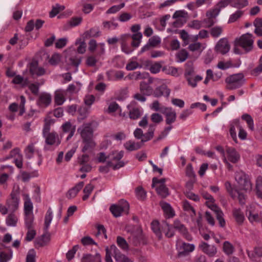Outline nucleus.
Returning a JSON list of instances; mask_svg holds the SVG:
<instances>
[{
    "label": "nucleus",
    "mask_w": 262,
    "mask_h": 262,
    "mask_svg": "<svg viewBox=\"0 0 262 262\" xmlns=\"http://www.w3.org/2000/svg\"><path fill=\"white\" fill-rule=\"evenodd\" d=\"M162 113L165 117V123L168 126L165 127L163 131L161 132L157 141H159L165 138L168 133L172 129L173 126L172 124L176 121L177 114L176 111L170 107H167Z\"/></svg>",
    "instance_id": "nucleus-1"
},
{
    "label": "nucleus",
    "mask_w": 262,
    "mask_h": 262,
    "mask_svg": "<svg viewBox=\"0 0 262 262\" xmlns=\"http://www.w3.org/2000/svg\"><path fill=\"white\" fill-rule=\"evenodd\" d=\"M151 228L159 239L162 238V232L165 233L167 237L174 235V231L171 226L166 221H163L161 227L158 221H154L151 223Z\"/></svg>",
    "instance_id": "nucleus-2"
},
{
    "label": "nucleus",
    "mask_w": 262,
    "mask_h": 262,
    "mask_svg": "<svg viewBox=\"0 0 262 262\" xmlns=\"http://www.w3.org/2000/svg\"><path fill=\"white\" fill-rule=\"evenodd\" d=\"M245 79L242 73L233 74L226 79V88L230 90H233L241 87L245 83Z\"/></svg>",
    "instance_id": "nucleus-3"
},
{
    "label": "nucleus",
    "mask_w": 262,
    "mask_h": 262,
    "mask_svg": "<svg viewBox=\"0 0 262 262\" xmlns=\"http://www.w3.org/2000/svg\"><path fill=\"white\" fill-rule=\"evenodd\" d=\"M252 35L249 33L242 35L239 38L235 39V45H239L246 53H248L253 48L254 40Z\"/></svg>",
    "instance_id": "nucleus-4"
},
{
    "label": "nucleus",
    "mask_w": 262,
    "mask_h": 262,
    "mask_svg": "<svg viewBox=\"0 0 262 262\" xmlns=\"http://www.w3.org/2000/svg\"><path fill=\"white\" fill-rule=\"evenodd\" d=\"M129 209V205L127 201L121 200L117 204H113L110 207V210L113 215L116 217L121 216L122 213L128 214Z\"/></svg>",
    "instance_id": "nucleus-5"
},
{
    "label": "nucleus",
    "mask_w": 262,
    "mask_h": 262,
    "mask_svg": "<svg viewBox=\"0 0 262 262\" xmlns=\"http://www.w3.org/2000/svg\"><path fill=\"white\" fill-rule=\"evenodd\" d=\"M93 121L83 123L77 129V132L80 135L82 140L93 139L94 130L92 128Z\"/></svg>",
    "instance_id": "nucleus-6"
},
{
    "label": "nucleus",
    "mask_w": 262,
    "mask_h": 262,
    "mask_svg": "<svg viewBox=\"0 0 262 262\" xmlns=\"http://www.w3.org/2000/svg\"><path fill=\"white\" fill-rule=\"evenodd\" d=\"M129 244L134 246H138L140 244L145 245L146 241L141 230H137L133 232L127 238Z\"/></svg>",
    "instance_id": "nucleus-7"
},
{
    "label": "nucleus",
    "mask_w": 262,
    "mask_h": 262,
    "mask_svg": "<svg viewBox=\"0 0 262 262\" xmlns=\"http://www.w3.org/2000/svg\"><path fill=\"white\" fill-rule=\"evenodd\" d=\"M220 13V9L214 8V9L207 11L206 16L207 18L203 19L202 22L205 24V27L210 28L215 24V19Z\"/></svg>",
    "instance_id": "nucleus-8"
},
{
    "label": "nucleus",
    "mask_w": 262,
    "mask_h": 262,
    "mask_svg": "<svg viewBox=\"0 0 262 262\" xmlns=\"http://www.w3.org/2000/svg\"><path fill=\"white\" fill-rule=\"evenodd\" d=\"M236 180L241 189L246 191L252 189V184L245 173H238L236 176Z\"/></svg>",
    "instance_id": "nucleus-9"
},
{
    "label": "nucleus",
    "mask_w": 262,
    "mask_h": 262,
    "mask_svg": "<svg viewBox=\"0 0 262 262\" xmlns=\"http://www.w3.org/2000/svg\"><path fill=\"white\" fill-rule=\"evenodd\" d=\"M19 194V191L18 188L16 189H13L10 194L11 200L8 202V203L9 207L13 211H16L18 208L19 201L18 198Z\"/></svg>",
    "instance_id": "nucleus-10"
},
{
    "label": "nucleus",
    "mask_w": 262,
    "mask_h": 262,
    "mask_svg": "<svg viewBox=\"0 0 262 262\" xmlns=\"http://www.w3.org/2000/svg\"><path fill=\"white\" fill-rule=\"evenodd\" d=\"M214 49L217 52L224 55L229 52L230 46L227 39L226 38H223L217 42Z\"/></svg>",
    "instance_id": "nucleus-11"
},
{
    "label": "nucleus",
    "mask_w": 262,
    "mask_h": 262,
    "mask_svg": "<svg viewBox=\"0 0 262 262\" xmlns=\"http://www.w3.org/2000/svg\"><path fill=\"white\" fill-rule=\"evenodd\" d=\"M195 248L193 244H190L183 242L181 246L179 247V251L178 253L177 256L178 257H185L189 254L192 252Z\"/></svg>",
    "instance_id": "nucleus-12"
},
{
    "label": "nucleus",
    "mask_w": 262,
    "mask_h": 262,
    "mask_svg": "<svg viewBox=\"0 0 262 262\" xmlns=\"http://www.w3.org/2000/svg\"><path fill=\"white\" fill-rule=\"evenodd\" d=\"M173 227L174 229L178 230L188 241H191L192 237L188 233L184 225L182 224L179 220H175L173 224Z\"/></svg>",
    "instance_id": "nucleus-13"
},
{
    "label": "nucleus",
    "mask_w": 262,
    "mask_h": 262,
    "mask_svg": "<svg viewBox=\"0 0 262 262\" xmlns=\"http://www.w3.org/2000/svg\"><path fill=\"white\" fill-rule=\"evenodd\" d=\"M50 241V234L48 230H44V233L35 242L36 248L44 247L47 245Z\"/></svg>",
    "instance_id": "nucleus-14"
},
{
    "label": "nucleus",
    "mask_w": 262,
    "mask_h": 262,
    "mask_svg": "<svg viewBox=\"0 0 262 262\" xmlns=\"http://www.w3.org/2000/svg\"><path fill=\"white\" fill-rule=\"evenodd\" d=\"M161 42L160 38L157 36H154L150 38L148 40V42L146 45L142 47L140 51V53L142 54L143 52L148 51L151 48H155L159 45Z\"/></svg>",
    "instance_id": "nucleus-15"
},
{
    "label": "nucleus",
    "mask_w": 262,
    "mask_h": 262,
    "mask_svg": "<svg viewBox=\"0 0 262 262\" xmlns=\"http://www.w3.org/2000/svg\"><path fill=\"white\" fill-rule=\"evenodd\" d=\"M170 90L168 89L167 86L163 84L157 87L154 91L152 95L155 97H160L162 96H165L166 97H169Z\"/></svg>",
    "instance_id": "nucleus-16"
},
{
    "label": "nucleus",
    "mask_w": 262,
    "mask_h": 262,
    "mask_svg": "<svg viewBox=\"0 0 262 262\" xmlns=\"http://www.w3.org/2000/svg\"><path fill=\"white\" fill-rule=\"evenodd\" d=\"M43 137L46 139V144L48 145H53L56 144L57 146L60 143L58 135L55 132H52Z\"/></svg>",
    "instance_id": "nucleus-17"
},
{
    "label": "nucleus",
    "mask_w": 262,
    "mask_h": 262,
    "mask_svg": "<svg viewBox=\"0 0 262 262\" xmlns=\"http://www.w3.org/2000/svg\"><path fill=\"white\" fill-rule=\"evenodd\" d=\"M202 250L210 257L214 256L217 253L216 248L213 245H210L206 243L203 242L200 246Z\"/></svg>",
    "instance_id": "nucleus-18"
},
{
    "label": "nucleus",
    "mask_w": 262,
    "mask_h": 262,
    "mask_svg": "<svg viewBox=\"0 0 262 262\" xmlns=\"http://www.w3.org/2000/svg\"><path fill=\"white\" fill-rule=\"evenodd\" d=\"M226 151L229 161L233 163H236L238 161L240 156L235 148L227 147Z\"/></svg>",
    "instance_id": "nucleus-19"
},
{
    "label": "nucleus",
    "mask_w": 262,
    "mask_h": 262,
    "mask_svg": "<svg viewBox=\"0 0 262 262\" xmlns=\"http://www.w3.org/2000/svg\"><path fill=\"white\" fill-rule=\"evenodd\" d=\"M38 63L37 61L32 62L30 64L29 69L30 73L32 75H36L37 76H40L44 75L46 73V71L44 68L42 67H38Z\"/></svg>",
    "instance_id": "nucleus-20"
},
{
    "label": "nucleus",
    "mask_w": 262,
    "mask_h": 262,
    "mask_svg": "<svg viewBox=\"0 0 262 262\" xmlns=\"http://www.w3.org/2000/svg\"><path fill=\"white\" fill-rule=\"evenodd\" d=\"M124 163L123 161H120L116 164H114L112 161H107L106 166H101L99 168L100 172L107 173L108 171V167H112L114 170H116L120 167L124 166Z\"/></svg>",
    "instance_id": "nucleus-21"
},
{
    "label": "nucleus",
    "mask_w": 262,
    "mask_h": 262,
    "mask_svg": "<svg viewBox=\"0 0 262 262\" xmlns=\"http://www.w3.org/2000/svg\"><path fill=\"white\" fill-rule=\"evenodd\" d=\"M51 102V96L48 93H41L37 100V104L40 106H47Z\"/></svg>",
    "instance_id": "nucleus-22"
},
{
    "label": "nucleus",
    "mask_w": 262,
    "mask_h": 262,
    "mask_svg": "<svg viewBox=\"0 0 262 262\" xmlns=\"http://www.w3.org/2000/svg\"><path fill=\"white\" fill-rule=\"evenodd\" d=\"M156 126V125L154 124H150L149 125L147 132L143 134V137L140 141L142 145H143L144 142L151 140L153 138Z\"/></svg>",
    "instance_id": "nucleus-23"
},
{
    "label": "nucleus",
    "mask_w": 262,
    "mask_h": 262,
    "mask_svg": "<svg viewBox=\"0 0 262 262\" xmlns=\"http://www.w3.org/2000/svg\"><path fill=\"white\" fill-rule=\"evenodd\" d=\"M83 186V182H79L74 187H73L68 191L67 194V197L68 199H72L75 198L78 192L82 188Z\"/></svg>",
    "instance_id": "nucleus-24"
},
{
    "label": "nucleus",
    "mask_w": 262,
    "mask_h": 262,
    "mask_svg": "<svg viewBox=\"0 0 262 262\" xmlns=\"http://www.w3.org/2000/svg\"><path fill=\"white\" fill-rule=\"evenodd\" d=\"M62 129L64 133H69V135L67 138V140H69L73 136L76 130V126H72L70 122H66L62 125Z\"/></svg>",
    "instance_id": "nucleus-25"
},
{
    "label": "nucleus",
    "mask_w": 262,
    "mask_h": 262,
    "mask_svg": "<svg viewBox=\"0 0 262 262\" xmlns=\"http://www.w3.org/2000/svg\"><path fill=\"white\" fill-rule=\"evenodd\" d=\"M81 262H101V257L99 253L93 255L91 254H84Z\"/></svg>",
    "instance_id": "nucleus-26"
},
{
    "label": "nucleus",
    "mask_w": 262,
    "mask_h": 262,
    "mask_svg": "<svg viewBox=\"0 0 262 262\" xmlns=\"http://www.w3.org/2000/svg\"><path fill=\"white\" fill-rule=\"evenodd\" d=\"M24 211L25 214L32 213L33 204L28 194H24Z\"/></svg>",
    "instance_id": "nucleus-27"
},
{
    "label": "nucleus",
    "mask_w": 262,
    "mask_h": 262,
    "mask_svg": "<svg viewBox=\"0 0 262 262\" xmlns=\"http://www.w3.org/2000/svg\"><path fill=\"white\" fill-rule=\"evenodd\" d=\"M129 110V116L131 119L136 120L139 118L142 114L141 110L138 107H132V105L127 106Z\"/></svg>",
    "instance_id": "nucleus-28"
},
{
    "label": "nucleus",
    "mask_w": 262,
    "mask_h": 262,
    "mask_svg": "<svg viewBox=\"0 0 262 262\" xmlns=\"http://www.w3.org/2000/svg\"><path fill=\"white\" fill-rule=\"evenodd\" d=\"M140 91L143 95L150 96L153 94V89L145 81H141L140 84Z\"/></svg>",
    "instance_id": "nucleus-29"
},
{
    "label": "nucleus",
    "mask_w": 262,
    "mask_h": 262,
    "mask_svg": "<svg viewBox=\"0 0 262 262\" xmlns=\"http://www.w3.org/2000/svg\"><path fill=\"white\" fill-rule=\"evenodd\" d=\"M160 205L168 218L172 217L174 215V211L168 203L161 201Z\"/></svg>",
    "instance_id": "nucleus-30"
},
{
    "label": "nucleus",
    "mask_w": 262,
    "mask_h": 262,
    "mask_svg": "<svg viewBox=\"0 0 262 262\" xmlns=\"http://www.w3.org/2000/svg\"><path fill=\"white\" fill-rule=\"evenodd\" d=\"M148 73L140 72H134L132 73H130L127 75L128 79L130 80H138L140 79H143L148 77Z\"/></svg>",
    "instance_id": "nucleus-31"
},
{
    "label": "nucleus",
    "mask_w": 262,
    "mask_h": 262,
    "mask_svg": "<svg viewBox=\"0 0 262 262\" xmlns=\"http://www.w3.org/2000/svg\"><path fill=\"white\" fill-rule=\"evenodd\" d=\"M82 142L84 144L82 148V152H85L87 150L92 151L96 146V143L93 139L83 140Z\"/></svg>",
    "instance_id": "nucleus-32"
},
{
    "label": "nucleus",
    "mask_w": 262,
    "mask_h": 262,
    "mask_svg": "<svg viewBox=\"0 0 262 262\" xmlns=\"http://www.w3.org/2000/svg\"><path fill=\"white\" fill-rule=\"evenodd\" d=\"M247 253L251 259L256 260L257 258L262 257V247H256L253 251H248Z\"/></svg>",
    "instance_id": "nucleus-33"
},
{
    "label": "nucleus",
    "mask_w": 262,
    "mask_h": 262,
    "mask_svg": "<svg viewBox=\"0 0 262 262\" xmlns=\"http://www.w3.org/2000/svg\"><path fill=\"white\" fill-rule=\"evenodd\" d=\"M233 215L236 221V222L239 224H242L244 220L245 217L244 213L239 209H234L233 210Z\"/></svg>",
    "instance_id": "nucleus-34"
},
{
    "label": "nucleus",
    "mask_w": 262,
    "mask_h": 262,
    "mask_svg": "<svg viewBox=\"0 0 262 262\" xmlns=\"http://www.w3.org/2000/svg\"><path fill=\"white\" fill-rule=\"evenodd\" d=\"M156 190L161 198H165L169 195V189L166 185H159L156 187Z\"/></svg>",
    "instance_id": "nucleus-35"
},
{
    "label": "nucleus",
    "mask_w": 262,
    "mask_h": 262,
    "mask_svg": "<svg viewBox=\"0 0 262 262\" xmlns=\"http://www.w3.org/2000/svg\"><path fill=\"white\" fill-rule=\"evenodd\" d=\"M123 156V151H113L112 153L110 154L108 156V159L110 160V161H116L120 162V160L122 158Z\"/></svg>",
    "instance_id": "nucleus-36"
},
{
    "label": "nucleus",
    "mask_w": 262,
    "mask_h": 262,
    "mask_svg": "<svg viewBox=\"0 0 262 262\" xmlns=\"http://www.w3.org/2000/svg\"><path fill=\"white\" fill-rule=\"evenodd\" d=\"M18 150L19 149L18 148L13 149L10 152V156L12 157L17 154L18 155V157L14 159V163L18 168H21L23 166V161L21 156H20L18 154Z\"/></svg>",
    "instance_id": "nucleus-37"
},
{
    "label": "nucleus",
    "mask_w": 262,
    "mask_h": 262,
    "mask_svg": "<svg viewBox=\"0 0 262 262\" xmlns=\"http://www.w3.org/2000/svg\"><path fill=\"white\" fill-rule=\"evenodd\" d=\"M143 145L140 142L135 143L132 141L126 142L124 146L125 148L129 151H133L137 150L141 147Z\"/></svg>",
    "instance_id": "nucleus-38"
},
{
    "label": "nucleus",
    "mask_w": 262,
    "mask_h": 262,
    "mask_svg": "<svg viewBox=\"0 0 262 262\" xmlns=\"http://www.w3.org/2000/svg\"><path fill=\"white\" fill-rule=\"evenodd\" d=\"M223 250L227 255H229L233 253L234 247L229 242L225 241L223 244Z\"/></svg>",
    "instance_id": "nucleus-39"
},
{
    "label": "nucleus",
    "mask_w": 262,
    "mask_h": 262,
    "mask_svg": "<svg viewBox=\"0 0 262 262\" xmlns=\"http://www.w3.org/2000/svg\"><path fill=\"white\" fill-rule=\"evenodd\" d=\"M52 220V211L51 208L48 210L45 218L44 230H48L50 224Z\"/></svg>",
    "instance_id": "nucleus-40"
},
{
    "label": "nucleus",
    "mask_w": 262,
    "mask_h": 262,
    "mask_svg": "<svg viewBox=\"0 0 262 262\" xmlns=\"http://www.w3.org/2000/svg\"><path fill=\"white\" fill-rule=\"evenodd\" d=\"M94 188V185L91 183L87 184L85 186L83 190V193H84V195L82 197V200L83 201H85L89 198Z\"/></svg>",
    "instance_id": "nucleus-41"
},
{
    "label": "nucleus",
    "mask_w": 262,
    "mask_h": 262,
    "mask_svg": "<svg viewBox=\"0 0 262 262\" xmlns=\"http://www.w3.org/2000/svg\"><path fill=\"white\" fill-rule=\"evenodd\" d=\"M79 116L77 120L79 122H81L83 120L87 117L88 114V108L85 107H80L78 111Z\"/></svg>",
    "instance_id": "nucleus-42"
},
{
    "label": "nucleus",
    "mask_w": 262,
    "mask_h": 262,
    "mask_svg": "<svg viewBox=\"0 0 262 262\" xmlns=\"http://www.w3.org/2000/svg\"><path fill=\"white\" fill-rule=\"evenodd\" d=\"M256 195L262 200V177H258L256 182Z\"/></svg>",
    "instance_id": "nucleus-43"
},
{
    "label": "nucleus",
    "mask_w": 262,
    "mask_h": 262,
    "mask_svg": "<svg viewBox=\"0 0 262 262\" xmlns=\"http://www.w3.org/2000/svg\"><path fill=\"white\" fill-rule=\"evenodd\" d=\"M25 224L28 229L33 228L34 215L33 213L25 214Z\"/></svg>",
    "instance_id": "nucleus-44"
},
{
    "label": "nucleus",
    "mask_w": 262,
    "mask_h": 262,
    "mask_svg": "<svg viewBox=\"0 0 262 262\" xmlns=\"http://www.w3.org/2000/svg\"><path fill=\"white\" fill-rule=\"evenodd\" d=\"M114 258L118 262H133L130 259L120 252H115Z\"/></svg>",
    "instance_id": "nucleus-45"
},
{
    "label": "nucleus",
    "mask_w": 262,
    "mask_h": 262,
    "mask_svg": "<svg viewBox=\"0 0 262 262\" xmlns=\"http://www.w3.org/2000/svg\"><path fill=\"white\" fill-rule=\"evenodd\" d=\"M17 222V217L14 213H10L6 219V224L9 226H15Z\"/></svg>",
    "instance_id": "nucleus-46"
},
{
    "label": "nucleus",
    "mask_w": 262,
    "mask_h": 262,
    "mask_svg": "<svg viewBox=\"0 0 262 262\" xmlns=\"http://www.w3.org/2000/svg\"><path fill=\"white\" fill-rule=\"evenodd\" d=\"M99 31H96L94 29L92 28L83 33V38L85 40L92 37H97L99 35Z\"/></svg>",
    "instance_id": "nucleus-47"
},
{
    "label": "nucleus",
    "mask_w": 262,
    "mask_h": 262,
    "mask_svg": "<svg viewBox=\"0 0 262 262\" xmlns=\"http://www.w3.org/2000/svg\"><path fill=\"white\" fill-rule=\"evenodd\" d=\"M13 252L11 249L9 250V253H6L5 252H0V262H7L10 260L12 257Z\"/></svg>",
    "instance_id": "nucleus-48"
},
{
    "label": "nucleus",
    "mask_w": 262,
    "mask_h": 262,
    "mask_svg": "<svg viewBox=\"0 0 262 262\" xmlns=\"http://www.w3.org/2000/svg\"><path fill=\"white\" fill-rule=\"evenodd\" d=\"M160 105L161 104L159 103V102L158 100H156L152 102L150 106V108L151 110L156 112H160V113H162L163 111L165 110L164 109L166 108L167 107L165 106Z\"/></svg>",
    "instance_id": "nucleus-49"
},
{
    "label": "nucleus",
    "mask_w": 262,
    "mask_h": 262,
    "mask_svg": "<svg viewBox=\"0 0 262 262\" xmlns=\"http://www.w3.org/2000/svg\"><path fill=\"white\" fill-rule=\"evenodd\" d=\"M223 32V28L221 26H215L210 29V33L211 35L214 38H217Z\"/></svg>",
    "instance_id": "nucleus-50"
},
{
    "label": "nucleus",
    "mask_w": 262,
    "mask_h": 262,
    "mask_svg": "<svg viewBox=\"0 0 262 262\" xmlns=\"http://www.w3.org/2000/svg\"><path fill=\"white\" fill-rule=\"evenodd\" d=\"M150 120L154 123L153 124L156 125V124H160L162 122L163 120V118L161 114L158 113H154L151 115Z\"/></svg>",
    "instance_id": "nucleus-51"
},
{
    "label": "nucleus",
    "mask_w": 262,
    "mask_h": 262,
    "mask_svg": "<svg viewBox=\"0 0 262 262\" xmlns=\"http://www.w3.org/2000/svg\"><path fill=\"white\" fill-rule=\"evenodd\" d=\"M117 243L118 245L123 250H127L128 249V244L126 240L121 236L117 237Z\"/></svg>",
    "instance_id": "nucleus-52"
},
{
    "label": "nucleus",
    "mask_w": 262,
    "mask_h": 262,
    "mask_svg": "<svg viewBox=\"0 0 262 262\" xmlns=\"http://www.w3.org/2000/svg\"><path fill=\"white\" fill-rule=\"evenodd\" d=\"M225 186L227 191L229 193L231 198L234 199L236 198V192L237 190L233 189L231 183L229 181L225 182Z\"/></svg>",
    "instance_id": "nucleus-53"
},
{
    "label": "nucleus",
    "mask_w": 262,
    "mask_h": 262,
    "mask_svg": "<svg viewBox=\"0 0 262 262\" xmlns=\"http://www.w3.org/2000/svg\"><path fill=\"white\" fill-rule=\"evenodd\" d=\"M162 71L166 74L172 76H177L178 75V69L174 67L165 66L162 68Z\"/></svg>",
    "instance_id": "nucleus-54"
},
{
    "label": "nucleus",
    "mask_w": 262,
    "mask_h": 262,
    "mask_svg": "<svg viewBox=\"0 0 262 262\" xmlns=\"http://www.w3.org/2000/svg\"><path fill=\"white\" fill-rule=\"evenodd\" d=\"M202 77L199 75H197L194 78L191 77H187V80L189 85L191 86L192 88L195 87L196 86L197 82L202 80Z\"/></svg>",
    "instance_id": "nucleus-55"
},
{
    "label": "nucleus",
    "mask_w": 262,
    "mask_h": 262,
    "mask_svg": "<svg viewBox=\"0 0 262 262\" xmlns=\"http://www.w3.org/2000/svg\"><path fill=\"white\" fill-rule=\"evenodd\" d=\"M242 118L247 122L249 128L253 130L254 129V124L253 119L251 116L247 114H244L242 116Z\"/></svg>",
    "instance_id": "nucleus-56"
},
{
    "label": "nucleus",
    "mask_w": 262,
    "mask_h": 262,
    "mask_svg": "<svg viewBox=\"0 0 262 262\" xmlns=\"http://www.w3.org/2000/svg\"><path fill=\"white\" fill-rule=\"evenodd\" d=\"M248 4L247 0H233L232 5L237 8H242Z\"/></svg>",
    "instance_id": "nucleus-57"
},
{
    "label": "nucleus",
    "mask_w": 262,
    "mask_h": 262,
    "mask_svg": "<svg viewBox=\"0 0 262 262\" xmlns=\"http://www.w3.org/2000/svg\"><path fill=\"white\" fill-rule=\"evenodd\" d=\"M243 13L244 12L242 11H237L234 14L231 15L228 20V23L235 22L243 15Z\"/></svg>",
    "instance_id": "nucleus-58"
},
{
    "label": "nucleus",
    "mask_w": 262,
    "mask_h": 262,
    "mask_svg": "<svg viewBox=\"0 0 262 262\" xmlns=\"http://www.w3.org/2000/svg\"><path fill=\"white\" fill-rule=\"evenodd\" d=\"M136 195L139 199L143 200L145 199L146 193L142 187H137L136 190Z\"/></svg>",
    "instance_id": "nucleus-59"
},
{
    "label": "nucleus",
    "mask_w": 262,
    "mask_h": 262,
    "mask_svg": "<svg viewBox=\"0 0 262 262\" xmlns=\"http://www.w3.org/2000/svg\"><path fill=\"white\" fill-rule=\"evenodd\" d=\"M124 6H125V4L124 3H121L119 5L113 6L107 10L106 13L107 14L115 13L119 11L121 8H123L124 7Z\"/></svg>",
    "instance_id": "nucleus-60"
},
{
    "label": "nucleus",
    "mask_w": 262,
    "mask_h": 262,
    "mask_svg": "<svg viewBox=\"0 0 262 262\" xmlns=\"http://www.w3.org/2000/svg\"><path fill=\"white\" fill-rule=\"evenodd\" d=\"M36 253L34 249L29 251L27 256L26 262H35Z\"/></svg>",
    "instance_id": "nucleus-61"
},
{
    "label": "nucleus",
    "mask_w": 262,
    "mask_h": 262,
    "mask_svg": "<svg viewBox=\"0 0 262 262\" xmlns=\"http://www.w3.org/2000/svg\"><path fill=\"white\" fill-rule=\"evenodd\" d=\"M98 59H97L96 56H88L86 60V64L90 67H94L98 61Z\"/></svg>",
    "instance_id": "nucleus-62"
},
{
    "label": "nucleus",
    "mask_w": 262,
    "mask_h": 262,
    "mask_svg": "<svg viewBox=\"0 0 262 262\" xmlns=\"http://www.w3.org/2000/svg\"><path fill=\"white\" fill-rule=\"evenodd\" d=\"M161 68L162 65L159 62H155L150 66L149 70L151 73L156 74L159 73Z\"/></svg>",
    "instance_id": "nucleus-63"
},
{
    "label": "nucleus",
    "mask_w": 262,
    "mask_h": 262,
    "mask_svg": "<svg viewBox=\"0 0 262 262\" xmlns=\"http://www.w3.org/2000/svg\"><path fill=\"white\" fill-rule=\"evenodd\" d=\"M188 55V52L185 49H182L178 53L177 57L180 61L183 62L186 60Z\"/></svg>",
    "instance_id": "nucleus-64"
}]
</instances>
